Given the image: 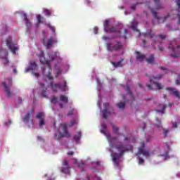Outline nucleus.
<instances>
[{"label":"nucleus","mask_w":180,"mask_h":180,"mask_svg":"<svg viewBox=\"0 0 180 180\" xmlns=\"http://www.w3.org/2000/svg\"><path fill=\"white\" fill-rule=\"evenodd\" d=\"M41 64H46L47 68L42 69V74L45 79H53L51 76V65H50V60H47L44 57V51H41L38 56Z\"/></svg>","instance_id":"nucleus-1"},{"label":"nucleus","mask_w":180,"mask_h":180,"mask_svg":"<svg viewBox=\"0 0 180 180\" xmlns=\"http://www.w3.org/2000/svg\"><path fill=\"white\" fill-rule=\"evenodd\" d=\"M45 81H51L49 86H50L52 89V91H53V92H58V90L60 89V91H63V92L67 91V82L64 81L63 85L58 84V83H54V77H53V79H45Z\"/></svg>","instance_id":"nucleus-2"},{"label":"nucleus","mask_w":180,"mask_h":180,"mask_svg":"<svg viewBox=\"0 0 180 180\" xmlns=\"http://www.w3.org/2000/svg\"><path fill=\"white\" fill-rule=\"evenodd\" d=\"M106 49L109 53H117V51H120V50H123V43L120 41H115L113 43H107L106 44Z\"/></svg>","instance_id":"nucleus-3"},{"label":"nucleus","mask_w":180,"mask_h":180,"mask_svg":"<svg viewBox=\"0 0 180 180\" xmlns=\"http://www.w3.org/2000/svg\"><path fill=\"white\" fill-rule=\"evenodd\" d=\"M178 49H180L179 45H174L172 42H170L169 44V49L172 52L171 53V57L173 58H178L180 56V54L178 53Z\"/></svg>","instance_id":"nucleus-4"},{"label":"nucleus","mask_w":180,"mask_h":180,"mask_svg":"<svg viewBox=\"0 0 180 180\" xmlns=\"http://www.w3.org/2000/svg\"><path fill=\"white\" fill-rule=\"evenodd\" d=\"M2 86L4 87V91L6 92L7 96L10 98V96L12 95L11 89H9V88L12 86V79H7V82H2Z\"/></svg>","instance_id":"nucleus-5"},{"label":"nucleus","mask_w":180,"mask_h":180,"mask_svg":"<svg viewBox=\"0 0 180 180\" xmlns=\"http://www.w3.org/2000/svg\"><path fill=\"white\" fill-rule=\"evenodd\" d=\"M162 78V75H159L158 77L150 76L149 77V81L150 84L156 85L158 89H162V86L158 82Z\"/></svg>","instance_id":"nucleus-6"},{"label":"nucleus","mask_w":180,"mask_h":180,"mask_svg":"<svg viewBox=\"0 0 180 180\" xmlns=\"http://www.w3.org/2000/svg\"><path fill=\"white\" fill-rule=\"evenodd\" d=\"M144 147H146V144L144 143V142H141V147L139 148V151L136 153L137 157H139L141 155H143V157H150V152L148 150H146L144 149Z\"/></svg>","instance_id":"nucleus-7"},{"label":"nucleus","mask_w":180,"mask_h":180,"mask_svg":"<svg viewBox=\"0 0 180 180\" xmlns=\"http://www.w3.org/2000/svg\"><path fill=\"white\" fill-rule=\"evenodd\" d=\"M6 45L8 46L9 50L12 51L13 54H16V51L19 50V48L16 44L12 43V39H11L6 40Z\"/></svg>","instance_id":"nucleus-8"},{"label":"nucleus","mask_w":180,"mask_h":180,"mask_svg":"<svg viewBox=\"0 0 180 180\" xmlns=\"http://www.w3.org/2000/svg\"><path fill=\"white\" fill-rule=\"evenodd\" d=\"M115 149L117 150L119 154L123 155L126 152L129 151L127 146L122 145V143H119L115 145Z\"/></svg>","instance_id":"nucleus-9"},{"label":"nucleus","mask_w":180,"mask_h":180,"mask_svg":"<svg viewBox=\"0 0 180 180\" xmlns=\"http://www.w3.org/2000/svg\"><path fill=\"white\" fill-rule=\"evenodd\" d=\"M102 129H101V133H102L103 134H104L105 136H106L108 141H112V140H117V138L116 137H112L109 133L106 132L105 130H106L107 129V126L105 125V124H103L101 126Z\"/></svg>","instance_id":"nucleus-10"},{"label":"nucleus","mask_w":180,"mask_h":180,"mask_svg":"<svg viewBox=\"0 0 180 180\" xmlns=\"http://www.w3.org/2000/svg\"><path fill=\"white\" fill-rule=\"evenodd\" d=\"M42 43L44 46H46V49H50V47H51L54 43H57V39L54 38H50L48 39L47 43L46 44V39L43 38Z\"/></svg>","instance_id":"nucleus-11"},{"label":"nucleus","mask_w":180,"mask_h":180,"mask_svg":"<svg viewBox=\"0 0 180 180\" xmlns=\"http://www.w3.org/2000/svg\"><path fill=\"white\" fill-rule=\"evenodd\" d=\"M62 129L63 131V134L60 133L58 139H60V137H70L71 135H70V133L68 132V125H67L66 124H62Z\"/></svg>","instance_id":"nucleus-12"},{"label":"nucleus","mask_w":180,"mask_h":180,"mask_svg":"<svg viewBox=\"0 0 180 180\" xmlns=\"http://www.w3.org/2000/svg\"><path fill=\"white\" fill-rule=\"evenodd\" d=\"M60 171L63 174H70V167L68 166V160H63V167L60 168Z\"/></svg>","instance_id":"nucleus-13"},{"label":"nucleus","mask_w":180,"mask_h":180,"mask_svg":"<svg viewBox=\"0 0 180 180\" xmlns=\"http://www.w3.org/2000/svg\"><path fill=\"white\" fill-rule=\"evenodd\" d=\"M105 33H116V37H122V31L116 30V27H110L106 31Z\"/></svg>","instance_id":"nucleus-14"},{"label":"nucleus","mask_w":180,"mask_h":180,"mask_svg":"<svg viewBox=\"0 0 180 180\" xmlns=\"http://www.w3.org/2000/svg\"><path fill=\"white\" fill-rule=\"evenodd\" d=\"M36 117L37 119H39V127H43L46 124L44 122V112H38Z\"/></svg>","instance_id":"nucleus-15"},{"label":"nucleus","mask_w":180,"mask_h":180,"mask_svg":"<svg viewBox=\"0 0 180 180\" xmlns=\"http://www.w3.org/2000/svg\"><path fill=\"white\" fill-rule=\"evenodd\" d=\"M103 106L105 107V108L102 111L103 117V119H108V115H110V112L108 111V109H109L110 104L109 103H105L103 104Z\"/></svg>","instance_id":"nucleus-16"},{"label":"nucleus","mask_w":180,"mask_h":180,"mask_svg":"<svg viewBox=\"0 0 180 180\" xmlns=\"http://www.w3.org/2000/svg\"><path fill=\"white\" fill-rule=\"evenodd\" d=\"M135 53L136 54V61H139L140 63H143L144 60H146V55L141 53V52L136 51Z\"/></svg>","instance_id":"nucleus-17"},{"label":"nucleus","mask_w":180,"mask_h":180,"mask_svg":"<svg viewBox=\"0 0 180 180\" xmlns=\"http://www.w3.org/2000/svg\"><path fill=\"white\" fill-rule=\"evenodd\" d=\"M122 155H122L120 153H116L112 154V161L117 165H119V160H120V157Z\"/></svg>","instance_id":"nucleus-18"},{"label":"nucleus","mask_w":180,"mask_h":180,"mask_svg":"<svg viewBox=\"0 0 180 180\" xmlns=\"http://www.w3.org/2000/svg\"><path fill=\"white\" fill-rule=\"evenodd\" d=\"M152 13L154 16V18L155 19H158V20H162V23H164V22H165V20H167V19H168V18H169V15H167V16L165 17H161V18H158V15L157 13V12L154 11H152Z\"/></svg>","instance_id":"nucleus-19"},{"label":"nucleus","mask_w":180,"mask_h":180,"mask_svg":"<svg viewBox=\"0 0 180 180\" xmlns=\"http://www.w3.org/2000/svg\"><path fill=\"white\" fill-rule=\"evenodd\" d=\"M60 53L58 52H52L49 53V58L51 61H53V60H58L60 58Z\"/></svg>","instance_id":"nucleus-20"},{"label":"nucleus","mask_w":180,"mask_h":180,"mask_svg":"<svg viewBox=\"0 0 180 180\" xmlns=\"http://www.w3.org/2000/svg\"><path fill=\"white\" fill-rule=\"evenodd\" d=\"M143 36L146 39H153L155 36L153 30H149L143 34Z\"/></svg>","instance_id":"nucleus-21"},{"label":"nucleus","mask_w":180,"mask_h":180,"mask_svg":"<svg viewBox=\"0 0 180 180\" xmlns=\"http://www.w3.org/2000/svg\"><path fill=\"white\" fill-rule=\"evenodd\" d=\"M23 17H24V20L25 22L27 29H30V27H32V22L29 20V18H27V15H26V13L23 14Z\"/></svg>","instance_id":"nucleus-22"},{"label":"nucleus","mask_w":180,"mask_h":180,"mask_svg":"<svg viewBox=\"0 0 180 180\" xmlns=\"http://www.w3.org/2000/svg\"><path fill=\"white\" fill-rule=\"evenodd\" d=\"M30 68H27L25 69V72H29V71H34L36 68H37V64H36V62H33L30 63Z\"/></svg>","instance_id":"nucleus-23"},{"label":"nucleus","mask_w":180,"mask_h":180,"mask_svg":"<svg viewBox=\"0 0 180 180\" xmlns=\"http://www.w3.org/2000/svg\"><path fill=\"white\" fill-rule=\"evenodd\" d=\"M154 61H155V57L153 54L150 55L149 57L146 59L148 64H154Z\"/></svg>","instance_id":"nucleus-24"},{"label":"nucleus","mask_w":180,"mask_h":180,"mask_svg":"<svg viewBox=\"0 0 180 180\" xmlns=\"http://www.w3.org/2000/svg\"><path fill=\"white\" fill-rule=\"evenodd\" d=\"M60 101L63 102V103H68V97L65 95L61 94L60 96Z\"/></svg>","instance_id":"nucleus-25"},{"label":"nucleus","mask_w":180,"mask_h":180,"mask_svg":"<svg viewBox=\"0 0 180 180\" xmlns=\"http://www.w3.org/2000/svg\"><path fill=\"white\" fill-rule=\"evenodd\" d=\"M82 134L81 131H77L76 135H75L74 139L77 143V144H78V141H79V140H81V137H82Z\"/></svg>","instance_id":"nucleus-26"},{"label":"nucleus","mask_w":180,"mask_h":180,"mask_svg":"<svg viewBox=\"0 0 180 180\" xmlns=\"http://www.w3.org/2000/svg\"><path fill=\"white\" fill-rule=\"evenodd\" d=\"M22 120L24 123H29V120H30V112H27L26 115L22 118Z\"/></svg>","instance_id":"nucleus-27"},{"label":"nucleus","mask_w":180,"mask_h":180,"mask_svg":"<svg viewBox=\"0 0 180 180\" xmlns=\"http://www.w3.org/2000/svg\"><path fill=\"white\" fill-rule=\"evenodd\" d=\"M123 61V58H121L120 61L117 63L111 62V64L115 67V68H117V67H122V62Z\"/></svg>","instance_id":"nucleus-28"},{"label":"nucleus","mask_w":180,"mask_h":180,"mask_svg":"<svg viewBox=\"0 0 180 180\" xmlns=\"http://www.w3.org/2000/svg\"><path fill=\"white\" fill-rule=\"evenodd\" d=\"M8 51L4 50V57L2 58L5 60L4 65H6V64H9V60H8Z\"/></svg>","instance_id":"nucleus-29"},{"label":"nucleus","mask_w":180,"mask_h":180,"mask_svg":"<svg viewBox=\"0 0 180 180\" xmlns=\"http://www.w3.org/2000/svg\"><path fill=\"white\" fill-rule=\"evenodd\" d=\"M109 20H105L104 21V23H103V27H104V32H105L106 30H108L109 29Z\"/></svg>","instance_id":"nucleus-30"},{"label":"nucleus","mask_w":180,"mask_h":180,"mask_svg":"<svg viewBox=\"0 0 180 180\" xmlns=\"http://www.w3.org/2000/svg\"><path fill=\"white\" fill-rule=\"evenodd\" d=\"M117 108H119V109H124V108H126V103L121 102L117 104Z\"/></svg>","instance_id":"nucleus-31"},{"label":"nucleus","mask_w":180,"mask_h":180,"mask_svg":"<svg viewBox=\"0 0 180 180\" xmlns=\"http://www.w3.org/2000/svg\"><path fill=\"white\" fill-rule=\"evenodd\" d=\"M42 17L40 15H37V25H40V23H43L41 21Z\"/></svg>","instance_id":"nucleus-32"},{"label":"nucleus","mask_w":180,"mask_h":180,"mask_svg":"<svg viewBox=\"0 0 180 180\" xmlns=\"http://www.w3.org/2000/svg\"><path fill=\"white\" fill-rule=\"evenodd\" d=\"M75 110V109H74V108L70 107V110L68 112L67 116H72V115H74V111Z\"/></svg>","instance_id":"nucleus-33"},{"label":"nucleus","mask_w":180,"mask_h":180,"mask_svg":"<svg viewBox=\"0 0 180 180\" xmlns=\"http://www.w3.org/2000/svg\"><path fill=\"white\" fill-rule=\"evenodd\" d=\"M51 103L56 105V103H57V97L53 96L51 99Z\"/></svg>","instance_id":"nucleus-34"},{"label":"nucleus","mask_w":180,"mask_h":180,"mask_svg":"<svg viewBox=\"0 0 180 180\" xmlns=\"http://www.w3.org/2000/svg\"><path fill=\"white\" fill-rule=\"evenodd\" d=\"M46 91H47V89L46 88H45V89H44L43 90H42V93H41V96L43 97V98H45L46 99H47V94H46Z\"/></svg>","instance_id":"nucleus-35"},{"label":"nucleus","mask_w":180,"mask_h":180,"mask_svg":"<svg viewBox=\"0 0 180 180\" xmlns=\"http://www.w3.org/2000/svg\"><path fill=\"white\" fill-rule=\"evenodd\" d=\"M46 16H47L48 18H49V16L51 15V11L49 9H45L44 11Z\"/></svg>","instance_id":"nucleus-36"},{"label":"nucleus","mask_w":180,"mask_h":180,"mask_svg":"<svg viewBox=\"0 0 180 180\" xmlns=\"http://www.w3.org/2000/svg\"><path fill=\"white\" fill-rule=\"evenodd\" d=\"M75 124H77V121L75 120H72L70 123L68 124L69 127H72Z\"/></svg>","instance_id":"nucleus-37"},{"label":"nucleus","mask_w":180,"mask_h":180,"mask_svg":"<svg viewBox=\"0 0 180 180\" xmlns=\"http://www.w3.org/2000/svg\"><path fill=\"white\" fill-rule=\"evenodd\" d=\"M156 121L158 122V124H156L155 126L158 127L159 129L162 128V125H161V121H160L158 118L156 119Z\"/></svg>","instance_id":"nucleus-38"},{"label":"nucleus","mask_w":180,"mask_h":180,"mask_svg":"<svg viewBox=\"0 0 180 180\" xmlns=\"http://www.w3.org/2000/svg\"><path fill=\"white\" fill-rule=\"evenodd\" d=\"M140 4H141V3H139V2L136 3L135 4H133L131 7V9L132 11H136V7L137 6V5H140Z\"/></svg>","instance_id":"nucleus-39"},{"label":"nucleus","mask_w":180,"mask_h":180,"mask_svg":"<svg viewBox=\"0 0 180 180\" xmlns=\"http://www.w3.org/2000/svg\"><path fill=\"white\" fill-rule=\"evenodd\" d=\"M162 109L163 110H156V112H158L159 113H165V109H167V105H165L162 106Z\"/></svg>","instance_id":"nucleus-40"},{"label":"nucleus","mask_w":180,"mask_h":180,"mask_svg":"<svg viewBox=\"0 0 180 180\" xmlns=\"http://www.w3.org/2000/svg\"><path fill=\"white\" fill-rule=\"evenodd\" d=\"M173 95H175V96H176L178 99H180V95H179V92H178V91H173Z\"/></svg>","instance_id":"nucleus-41"},{"label":"nucleus","mask_w":180,"mask_h":180,"mask_svg":"<svg viewBox=\"0 0 180 180\" xmlns=\"http://www.w3.org/2000/svg\"><path fill=\"white\" fill-rule=\"evenodd\" d=\"M169 133V129H164L163 131V136L164 137H167L168 136V134Z\"/></svg>","instance_id":"nucleus-42"},{"label":"nucleus","mask_w":180,"mask_h":180,"mask_svg":"<svg viewBox=\"0 0 180 180\" xmlns=\"http://www.w3.org/2000/svg\"><path fill=\"white\" fill-rule=\"evenodd\" d=\"M48 27L53 32V33L56 32V27H53L50 24H48Z\"/></svg>","instance_id":"nucleus-43"},{"label":"nucleus","mask_w":180,"mask_h":180,"mask_svg":"<svg viewBox=\"0 0 180 180\" xmlns=\"http://www.w3.org/2000/svg\"><path fill=\"white\" fill-rule=\"evenodd\" d=\"M112 131H113V133H117V131H119V129L117 128V127L113 125L112 126Z\"/></svg>","instance_id":"nucleus-44"},{"label":"nucleus","mask_w":180,"mask_h":180,"mask_svg":"<svg viewBox=\"0 0 180 180\" xmlns=\"http://www.w3.org/2000/svg\"><path fill=\"white\" fill-rule=\"evenodd\" d=\"M59 75H61V70L58 69L56 72V78H58Z\"/></svg>","instance_id":"nucleus-45"},{"label":"nucleus","mask_w":180,"mask_h":180,"mask_svg":"<svg viewBox=\"0 0 180 180\" xmlns=\"http://www.w3.org/2000/svg\"><path fill=\"white\" fill-rule=\"evenodd\" d=\"M139 165H142L143 164H144V159L143 158H139Z\"/></svg>","instance_id":"nucleus-46"},{"label":"nucleus","mask_w":180,"mask_h":180,"mask_svg":"<svg viewBox=\"0 0 180 180\" xmlns=\"http://www.w3.org/2000/svg\"><path fill=\"white\" fill-rule=\"evenodd\" d=\"M11 124H12V121L11 120H9L8 122L4 123V126H6L7 127H8L9 125Z\"/></svg>","instance_id":"nucleus-47"},{"label":"nucleus","mask_w":180,"mask_h":180,"mask_svg":"<svg viewBox=\"0 0 180 180\" xmlns=\"http://www.w3.org/2000/svg\"><path fill=\"white\" fill-rule=\"evenodd\" d=\"M126 91H127V94H129V95H130L131 96V91L130 90V87L127 86Z\"/></svg>","instance_id":"nucleus-48"},{"label":"nucleus","mask_w":180,"mask_h":180,"mask_svg":"<svg viewBox=\"0 0 180 180\" xmlns=\"http://www.w3.org/2000/svg\"><path fill=\"white\" fill-rule=\"evenodd\" d=\"M176 16H177V19H178L177 25H180V14L178 13V14L176 15Z\"/></svg>","instance_id":"nucleus-49"},{"label":"nucleus","mask_w":180,"mask_h":180,"mask_svg":"<svg viewBox=\"0 0 180 180\" xmlns=\"http://www.w3.org/2000/svg\"><path fill=\"white\" fill-rule=\"evenodd\" d=\"M98 27H95L94 28V32L95 33V34H98Z\"/></svg>","instance_id":"nucleus-50"},{"label":"nucleus","mask_w":180,"mask_h":180,"mask_svg":"<svg viewBox=\"0 0 180 180\" xmlns=\"http://www.w3.org/2000/svg\"><path fill=\"white\" fill-rule=\"evenodd\" d=\"M166 90L167 91H169L170 92H172V91H174V88H172V87H167V88H166Z\"/></svg>","instance_id":"nucleus-51"},{"label":"nucleus","mask_w":180,"mask_h":180,"mask_svg":"<svg viewBox=\"0 0 180 180\" xmlns=\"http://www.w3.org/2000/svg\"><path fill=\"white\" fill-rule=\"evenodd\" d=\"M172 127H174V129H176V127H178V124L176 122H173Z\"/></svg>","instance_id":"nucleus-52"},{"label":"nucleus","mask_w":180,"mask_h":180,"mask_svg":"<svg viewBox=\"0 0 180 180\" xmlns=\"http://www.w3.org/2000/svg\"><path fill=\"white\" fill-rule=\"evenodd\" d=\"M158 37H160V39H162V40H164V39H165V35L160 34L158 36Z\"/></svg>","instance_id":"nucleus-53"},{"label":"nucleus","mask_w":180,"mask_h":180,"mask_svg":"<svg viewBox=\"0 0 180 180\" xmlns=\"http://www.w3.org/2000/svg\"><path fill=\"white\" fill-rule=\"evenodd\" d=\"M176 2L179 9H180V0H176Z\"/></svg>","instance_id":"nucleus-54"},{"label":"nucleus","mask_w":180,"mask_h":180,"mask_svg":"<svg viewBox=\"0 0 180 180\" xmlns=\"http://www.w3.org/2000/svg\"><path fill=\"white\" fill-rule=\"evenodd\" d=\"M124 38L127 39V30H124Z\"/></svg>","instance_id":"nucleus-55"},{"label":"nucleus","mask_w":180,"mask_h":180,"mask_svg":"<svg viewBox=\"0 0 180 180\" xmlns=\"http://www.w3.org/2000/svg\"><path fill=\"white\" fill-rule=\"evenodd\" d=\"M68 155H74V151L68 152Z\"/></svg>","instance_id":"nucleus-56"},{"label":"nucleus","mask_w":180,"mask_h":180,"mask_svg":"<svg viewBox=\"0 0 180 180\" xmlns=\"http://www.w3.org/2000/svg\"><path fill=\"white\" fill-rule=\"evenodd\" d=\"M146 86H147V88H148V89H153V86H151V85H150V84H146Z\"/></svg>","instance_id":"nucleus-57"},{"label":"nucleus","mask_w":180,"mask_h":180,"mask_svg":"<svg viewBox=\"0 0 180 180\" xmlns=\"http://www.w3.org/2000/svg\"><path fill=\"white\" fill-rule=\"evenodd\" d=\"M34 77H37V78H39V77H40V75L39 73H33Z\"/></svg>","instance_id":"nucleus-58"},{"label":"nucleus","mask_w":180,"mask_h":180,"mask_svg":"<svg viewBox=\"0 0 180 180\" xmlns=\"http://www.w3.org/2000/svg\"><path fill=\"white\" fill-rule=\"evenodd\" d=\"M158 49L160 51H164V48L161 47V46H158Z\"/></svg>","instance_id":"nucleus-59"},{"label":"nucleus","mask_w":180,"mask_h":180,"mask_svg":"<svg viewBox=\"0 0 180 180\" xmlns=\"http://www.w3.org/2000/svg\"><path fill=\"white\" fill-rule=\"evenodd\" d=\"M155 4H156V5H158V4L160 3V0H154Z\"/></svg>","instance_id":"nucleus-60"},{"label":"nucleus","mask_w":180,"mask_h":180,"mask_svg":"<svg viewBox=\"0 0 180 180\" xmlns=\"http://www.w3.org/2000/svg\"><path fill=\"white\" fill-rule=\"evenodd\" d=\"M37 140L41 141V140H43V138L41 136H37Z\"/></svg>","instance_id":"nucleus-61"},{"label":"nucleus","mask_w":180,"mask_h":180,"mask_svg":"<svg viewBox=\"0 0 180 180\" xmlns=\"http://www.w3.org/2000/svg\"><path fill=\"white\" fill-rule=\"evenodd\" d=\"M42 34H43L44 37H46V31L43 30Z\"/></svg>","instance_id":"nucleus-62"},{"label":"nucleus","mask_w":180,"mask_h":180,"mask_svg":"<svg viewBox=\"0 0 180 180\" xmlns=\"http://www.w3.org/2000/svg\"><path fill=\"white\" fill-rule=\"evenodd\" d=\"M131 29H132L133 30H136V25H132V26H131Z\"/></svg>","instance_id":"nucleus-63"},{"label":"nucleus","mask_w":180,"mask_h":180,"mask_svg":"<svg viewBox=\"0 0 180 180\" xmlns=\"http://www.w3.org/2000/svg\"><path fill=\"white\" fill-rule=\"evenodd\" d=\"M176 85H179L180 84L179 80H176Z\"/></svg>","instance_id":"nucleus-64"}]
</instances>
